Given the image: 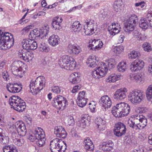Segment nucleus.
<instances>
[{"instance_id":"1","label":"nucleus","mask_w":152,"mask_h":152,"mask_svg":"<svg viewBox=\"0 0 152 152\" xmlns=\"http://www.w3.org/2000/svg\"><path fill=\"white\" fill-rule=\"evenodd\" d=\"M12 35L9 32H4L0 30V49L7 50L14 45Z\"/></svg>"},{"instance_id":"2","label":"nucleus","mask_w":152,"mask_h":152,"mask_svg":"<svg viewBox=\"0 0 152 152\" xmlns=\"http://www.w3.org/2000/svg\"><path fill=\"white\" fill-rule=\"evenodd\" d=\"M130 111V107L128 104L120 102L113 107L112 112L115 117L119 118L127 115Z\"/></svg>"},{"instance_id":"3","label":"nucleus","mask_w":152,"mask_h":152,"mask_svg":"<svg viewBox=\"0 0 152 152\" xmlns=\"http://www.w3.org/2000/svg\"><path fill=\"white\" fill-rule=\"evenodd\" d=\"M138 22V19L137 16L134 14L132 15L127 19L124 27V31L126 32H130L133 31L132 34L136 38L140 33L137 30H134Z\"/></svg>"},{"instance_id":"4","label":"nucleus","mask_w":152,"mask_h":152,"mask_svg":"<svg viewBox=\"0 0 152 152\" xmlns=\"http://www.w3.org/2000/svg\"><path fill=\"white\" fill-rule=\"evenodd\" d=\"M45 79L43 76L38 77L34 81H31L29 85L31 92L33 94H37L45 86Z\"/></svg>"},{"instance_id":"5","label":"nucleus","mask_w":152,"mask_h":152,"mask_svg":"<svg viewBox=\"0 0 152 152\" xmlns=\"http://www.w3.org/2000/svg\"><path fill=\"white\" fill-rule=\"evenodd\" d=\"M9 103L15 110L19 112H23L26 108V103L18 96H12L10 97Z\"/></svg>"},{"instance_id":"6","label":"nucleus","mask_w":152,"mask_h":152,"mask_svg":"<svg viewBox=\"0 0 152 152\" xmlns=\"http://www.w3.org/2000/svg\"><path fill=\"white\" fill-rule=\"evenodd\" d=\"M59 64L62 68L67 70H72L76 67V62L71 57L64 55L59 60Z\"/></svg>"},{"instance_id":"7","label":"nucleus","mask_w":152,"mask_h":152,"mask_svg":"<svg viewBox=\"0 0 152 152\" xmlns=\"http://www.w3.org/2000/svg\"><path fill=\"white\" fill-rule=\"evenodd\" d=\"M23 63L20 61H15L12 64L11 71L12 74L18 76L21 78L24 75L25 73L26 68H24Z\"/></svg>"},{"instance_id":"8","label":"nucleus","mask_w":152,"mask_h":152,"mask_svg":"<svg viewBox=\"0 0 152 152\" xmlns=\"http://www.w3.org/2000/svg\"><path fill=\"white\" fill-rule=\"evenodd\" d=\"M50 149L53 152H64L66 149V144L61 139L55 138L50 142Z\"/></svg>"},{"instance_id":"9","label":"nucleus","mask_w":152,"mask_h":152,"mask_svg":"<svg viewBox=\"0 0 152 152\" xmlns=\"http://www.w3.org/2000/svg\"><path fill=\"white\" fill-rule=\"evenodd\" d=\"M144 97L143 92L139 90L133 91L128 95L129 100L134 104L140 103L144 99Z\"/></svg>"},{"instance_id":"10","label":"nucleus","mask_w":152,"mask_h":152,"mask_svg":"<svg viewBox=\"0 0 152 152\" xmlns=\"http://www.w3.org/2000/svg\"><path fill=\"white\" fill-rule=\"evenodd\" d=\"M66 99L61 95H58L53 99L52 105L54 107L59 110H63L64 107L67 105Z\"/></svg>"},{"instance_id":"11","label":"nucleus","mask_w":152,"mask_h":152,"mask_svg":"<svg viewBox=\"0 0 152 152\" xmlns=\"http://www.w3.org/2000/svg\"><path fill=\"white\" fill-rule=\"evenodd\" d=\"M23 48L26 50H34L37 47V45L34 39H24L22 42Z\"/></svg>"},{"instance_id":"12","label":"nucleus","mask_w":152,"mask_h":152,"mask_svg":"<svg viewBox=\"0 0 152 152\" xmlns=\"http://www.w3.org/2000/svg\"><path fill=\"white\" fill-rule=\"evenodd\" d=\"M126 130V126L123 123L118 122L115 124L114 127V134L116 136L121 137L125 134Z\"/></svg>"},{"instance_id":"13","label":"nucleus","mask_w":152,"mask_h":152,"mask_svg":"<svg viewBox=\"0 0 152 152\" xmlns=\"http://www.w3.org/2000/svg\"><path fill=\"white\" fill-rule=\"evenodd\" d=\"M139 119H140L139 115L136 114L131 116V118L128 121L129 126L135 130L140 129L139 123Z\"/></svg>"},{"instance_id":"14","label":"nucleus","mask_w":152,"mask_h":152,"mask_svg":"<svg viewBox=\"0 0 152 152\" xmlns=\"http://www.w3.org/2000/svg\"><path fill=\"white\" fill-rule=\"evenodd\" d=\"M45 138V132L42 129L38 127L36 129L33 134H31L28 139L31 141L34 142L36 139H41Z\"/></svg>"},{"instance_id":"15","label":"nucleus","mask_w":152,"mask_h":152,"mask_svg":"<svg viewBox=\"0 0 152 152\" xmlns=\"http://www.w3.org/2000/svg\"><path fill=\"white\" fill-rule=\"evenodd\" d=\"M13 127L16 129L18 133L22 136H25L27 132L26 126L23 122L18 121L13 125Z\"/></svg>"},{"instance_id":"16","label":"nucleus","mask_w":152,"mask_h":152,"mask_svg":"<svg viewBox=\"0 0 152 152\" xmlns=\"http://www.w3.org/2000/svg\"><path fill=\"white\" fill-rule=\"evenodd\" d=\"M144 66V63L142 60H136L130 65V69L132 72H137L141 69Z\"/></svg>"},{"instance_id":"17","label":"nucleus","mask_w":152,"mask_h":152,"mask_svg":"<svg viewBox=\"0 0 152 152\" xmlns=\"http://www.w3.org/2000/svg\"><path fill=\"white\" fill-rule=\"evenodd\" d=\"M96 68V69L95 70L93 74L94 75V73H99V76H100L101 78L107 74L108 70L107 65H106L103 62L101 63L100 66Z\"/></svg>"},{"instance_id":"18","label":"nucleus","mask_w":152,"mask_h":152,"mask_svg":"<svg viewBox=\"0 0 152 152\" xmlns=\"http://www.w3.org/2000/svg\"><path fill=\"white\" fill-rule=\"evenodd\" d=\"M18 56L20 58L25 61L28 62L32 60L33 55L29 51L27 52L25 50H20L18 52Z\"/></svg>"},{"instance_id":"19","label":"nucleus","mask_w":152,"mask_h":152,"mask_svg":"<svg viewBox=\"0 0 152 152\" xmlns=\"http://www.w3.org/2000/svg\"><path fill=\"white\" fill-rule=\"evenodd\" d=\"M16 132H13L12 134V139L13 142L18 146H21L24 142L22 137Z\"/></svg>"},{"instance_id":"20","label":"nucleus","mask_w":152,"mask_h":152,"mask_svg":"<svg viewBox=\"0 0 152 152\" xmlns=\"http://www.w3.org/2000/svg\"><path fill=\"white\" fill-rule=\"evenodd\" d=\"M127 89L125 88L118 89L114 94V97L117 100H122L126 97Z\"/></svg>"},{"instance_id":"21","label":"nucleus","mask_w":152,"mask_h":152,"mask_svg":"<svg viewBox=\"0 0 152 152\" xmlns=\"http://www.w3.org/2000/svg\"><path fill=\"white\" fill-rule=\"evenodd\" d=\"M100 100L102 107L105 110L110 108L111 107L112 102L111 99L108 96L104 95L102 96Z\"/></svg>"},{"instance_id":"22","label":"nucleus","mask_w":152,"mask_h":152,"mask_svg":"<svg viewBox=\"0 0 152 152\" xmlns=\"http://www.w3.org/2000/svg\"><path fill=\"white\" fill-rule=\"evenodd\" d=\"M7 88L9 92L15 93L20 92L22 88L21 85L20 86L17 84L10 83L7 85Z\"/></svg>"},{"instance_id":"23","label":"nucleus","mask_w":152,"mask_h":152,"mask_svg":"<svg viewBox=\"0 0 152 152\" xmlns=\"http://www.w3.org/2000/svg\"><path fill=\"white\" fill-rule=\"evenodd\" d=\"M54 134L58 137L64 138L67 134L64 129L61 126H56L54 128Z\"/></svg>"},{"instance_id":"24","label":"nucleus","mask_w":152,"mask_h":152,"mask_svg":"<svg viewBox=\"0 0 152 152\" xmlns=\"http://www.w3.org/2000/svg\"><path fill=\"white\" fill-rule=\"evenodd\" d=\"M120 25L117 23H112L108 26V31L111 35H115L120 31Z\"/></svg>"},{"instance_id":"25","label":"nucleus","mask_w":152,"mask_h":152,"mask_svg":"<svg viewBox=\"0 0 152 152\" xmlns=\"http://www.w3.org/2000/svg\"><path fill=\"white\" fill-rule=\"evenodd\" d=\"M114 144L111 141L102 143L99 146V148L104 151H110L113 148Z\"/></svg>"},{"instance_id":"26","label":"nucleus","mask_w":152,"mask_h":152,"mask_svg":"<svg viewBox=\"0 0 152 152\" xmlns=\"http://www.w3.org/2000/svg\"><path fill=\"white\" fill-rule=\"evenodd\" d=\"M67 50L68 52L70 54L77 55L81 51L80 48L73 45L69 44L68 45Z\"/></svg>"},{"instance_id":"27","label":"nucleus","mask_w":152,"mask_h":152,"mask_svg":"<svg viewBox=\"0 0 152 152\" xmlns=\"http://www.w3.org/2000/svg\"><path fill=\"white\" fill-rule=\"evenodd\" d=\"M62 21L61 17L57 16L54 18L53 20L52 26L55 30H59L61 28V23Z\"/></svg>"},{"instance_id":"28","label":"nucleus","mask_w":152,"mask_h":152,"mask_svg":"<svg viewBox=\"0 0 152 152\" xmlns=\"http://www.w3.org/2000/svg\"><path fill=\"white\" fill-rule=\"evenodd\" d=\"M49 44L52 46L55 47L60 43V39L57 35H53L50 36L48 39Z\"/></svg>"},{"instance_id":"29","label":"nucleus","mask_w":152,"mask_h":152,"mask_svg":"<svg viewBox=\"0 0 152 152\" xmlns=\"http://www.w3.org/2000/svg\"><path fill=\"white\" fill-rule=\"evenodd\" d=\"M69 79V81L73 84L77 83L80 81L79 75L77 72L71 73Z\"/></svg>"},{"instance_id":"30","label":"nucleus","mask_w":152,"mask_h":152,"mask_svg":"<svg viewBox=\"0 0 152 152\" xmlns=\"http://www.w3.org/2000/svg\"><path fill=\"white\" fill-rule=\"evenodd\" d=\"M122 78L123 76L121 74H112L106 78V81L109 83L114 82Z\"/></svg>"},{"instance_id":"31","label":"nucleus","mask_w":152,"mask_h":152,"mask_svg":"<svg viewBox=\"0 0 152 152\" xmlns=\"http://www.w3.org/2000/svg\"><path fill=\"white\" fill-rule=\"evenodd\" d=\"M90 117L88 114H83L81 115L80 120L79 121L80 126L83 128L86 127L87 123L90 121Z\"/></svg>"},{"instance_id":"32","label":"nucleus","mask_w":152,"mask_h":152,"mask_svg":"<svg viewBox=\"0 0 152 152\" xmlns=\"http://www.w3.org/2000/svg\"><path fill=\"white\" fill-rule=\"evenodd\" d=\"M9 142L8 136L5 135L4 130L0 128V143L1 144H7Z\"/></svg>"},{"instance_id":"33","label":"nucleus","mask_w":152,"mask_h":152,"mask_svg":"<svg viewBox=\"0 0 152 152\" xmlns=\"http://www.w3.org/2000/svg\"><path fill=\"white\" fill-rule=\"evenodd\" d=\"M129 76V78L131 80L140 84L142 83L143 78L142 75L140 74H131Z\"/></svg>"},{"instance_id":"34","label":"nucleus","mask_w":152,"mask_h":152,"mask_svg":"<svg viewBox=\"0 0 152 152\" xmlns=\"http://www.w3.org/2000/svg\"><path fill=\"white\" fill-rule=\"evenodd\" d=\"M95 123L100 131L103 130L105 128V121L102 118L98 117L96 120Z\"/></svg>"},{"instance_id":"35","label":"nucleus","mask_w":152,"mask_h":152,"mask_svg":"<svg viewBox=\"0 0 152 152\" xmlns=\"http://www.w3.org/2000/svg\"><path fill=\"white\" fill-rule=\"evenodd\" d=\"M85 148L86 150L91 151L94 150V145L92 141L89 137H87L84 140Z\"/></svg>"},{"instance_id":"36","label":"nucleus","mask_w":152,"mask_h":152,"mask_svg":"<svg viewBox=\"0 0 152 152\" xmlns=\"http://www.w3.org/2000/svg\"><path fill=\"white\" fill-rule=\"evenodd\" d=\"M83 26L84 27L94 28L95 26V21L91 18H88L85 20Z\"/></svg>"},{"instance_id":"37","label":"nucleus","mask_w":152,"mask_h":152,"mask_svg":"<svg viewBox=\"0 0 152 152\" xmlns=\"http://www.w3.org/2000/svg\"><path fill=\"white\" fill-rule=\"evenodd\" d=\"M71 28L72 30L75 32H79L82 29V25L80 22L76 21L74 22L71 25Z\"/></svg>"},{"instance_id":"38","label":"nucleus","mask_w":152,"mask_h":152,"mask_svg":"<svg viewBox=\"0 0 152 152\" xmlns=\"http://www.w3.org/2000/svg\"><path fill=\"white\" fill-rule=\"evenodd\" d=\"M4 152H18L16 147L13 145H6L3 148Z\"/></svg>"},{"instance_id":"39","label":"nucleus","mask_w":152,"mask_h":152,"mask_svg":"<svg viewBox=\"0 0 152 152\" xmlns=\"http://www.w3.org/2000/svg\"><path fill=\"white\" fill-rule=\"evenodd\" d=\"M139 26L140 28L145 29H147L149 27H150V24L146 18L141 19L140 22Z\"/></svg>"},{"instance_id":"40","label":"nucleus","mask_w":152,"mask_h":152,"mask_svg":"<svg viewBox=\"0 0 152 152\" xmlns=\"http://www.w3.org/2000/svg\"><path fill=\"white\" fill-rule=\"evenodd\" d=\"M96 58L95 56H89L86 61L88 66L93 68L96 66Z\"/></svg>"},{"instance_id":"41","label":"nucleus","mask_w":152,"mask_h":152,"mask_svg":"<svg viewBox=\"0 0 152 152\" xmlns=\"http://www.w3.org/2000/svg\"><path fill=\"white\" fill-rule=\"evenodd\" d=\"M49 26L47 25L42 27L40 30V37H46L49 32Z\"/></svg>"},{"instance_id":"42","label":"nucleus","mask_w":152,"mask_h":152,"mask_svg":"<svg viewBox=\"0 0 152 152\" xmlns=\"http://www.w3.org/2000/svg\"><path fill=\"white\" fill-rule=\"evenodd\" d=\"M123 2L121 0H118L115 2L114 5V9L116 12H119L122 8Z\"/></svg>"},{"instance_id":"43","label":"nucleus","mask_w":152,"mask_h":152,"mask_svg":"<svg viewBox=\"0 0 152 152\" xmlns=\"http://www.w3.org/2000/svg\"><path fill=\"white\" fill-rule=\"evenodd\" d=\"M40 29H35L31 31L30 34L29 35V37L32 39H34L36 37L40 36Z\"/></svg>"},{"instance_id":"44","label":"nucleus","mask_w":152,"mask_h":152,"mask_svg":"<svg viewBox=\"0 0 152 152\" xmlns=\"http://www.w3.org/2000/svg\"><path fill=\"white\" fill-rule=\"evenodd\" d=\"M140 56V53L139 51L133 50L129 54L128 57L130 58L134 59L139 57Z\"/></svg>"},{"instance_id":"45","label":"nucleus","mask_w":152,"mask_h":152,"mask_svg":"<svg viewBox=\"0 0 152 152\" xmlns=\"http://www.w3.org/2000/svg\"><path fill=\"white\" fill-rule=\"evenodd\" d=\"M118 70L119 72H124L126 69V63L125 62H120L117 67Z\"/></svg>"},{"instance_id":"46","label":"nucleus","mask_w":152,"mask_h":152,"mask_svg":"<svg viewBox=\"0 0 152 152\" xmlns=\"http://www.w3.org/2000/svg\"><path fill=\"white\" fill-rule=\"evenodd\" d=\"M140 119L139 120V121L140 127V129L144 128L147 125V119L144 118H141L140 116Z\"/></svg>"},{"instance_id":"47","label":"nucleus","mask_w":152,"mask_h":152,"mask_svg":"<svg viewBox=\"0 0 152 152\" xmlns=\"http://www.w3.org/2000/svg\"><path fill=\"white\" fill-rule=\"evenodd\" d=\"M39 50L42 52H48L50 50V49L48 46L44 43H41L39 48Z\"/></svg>"},{"instance_id":"48","label":"nucleus","mask_w":152,"mask_h":152,"mask_svg":"<svg viewBox=\"0 0 152 152\" xmlns=\"http://www.w3.org/2000/svg\"><path fill=\"white\" fill-rule=\"evenodd\" d=\"M84 30L86 35H91L94 33V28L84 27Z\"/></svg>"},{"instance_id":"49","label":"nucleus","mask_w":152,"mask_h":152,"mask_svg":"<svg viewBox=\"0 0 152 152\" xmlns=\"http://www.w3.org/2000/svg\"><path fill=\"white\" fill-rule=\"evenodd\" d=\"M146 96L148 99H152V84L148 87L146 91Z\"/></svg>"},{"instance_id":"50","label":"nucleus","mask_w":152,"mask_h":152,"mask_svg":"<svg viewBox=\"0 0 152 152\" xmlns=\"http://www.w3.org/2000/svg\"><path fill=\"white\" fill-rule=\"evenodd\" d=\"M124 50V48L123 46L120 45L119 46H117L115 47L113 49V52L116 54H119L122 52Z\"/></svg>"},{"instance_id":"51","label":"nucleus","mask_w":152,"mask_h":152,"mask_svg":"<svg viewBox=\"0 0 152 152\" xmlns=\"http://www.w3.org/2000/svg\"><path fill=\"white\" fill-rule=\"evenodd\" d=\"M115 60L112 59L108 60L107 61H106L105 63H104V64H105L106 65H107L108 69H110L114 67L115 64Z\"/></svg>"},{"instance_id":"52","label":"nucleus","mask_w":152,"mask_h":152,"mask_svg":"<svg viewBox=\"0 0 152 152\" xmlns=\"http://www.w3.org/2000/svg\"><path fill=\"white\" fill-rule=\"evenodd\" d=\"M103 44L102 41L100 39H97L94 47H93L94 50H99L102 47Z\"/></svg>"},{"instance_id":"53","label":"nucleus","mask_w":152,"mask_h":152,"mask_svg":"<svg viewBox=\"0 0 152 152\" xmlns=\"http://www.w3.org/2000/svg\"><path fill=\"white\" fill-rule=\"evenodd\" d=\"M36 140H37L36 141L37 145L39 147L43 146L45 144V138L36 139Z\"/></svg>"},{"instance_id":"54","label":"nucleus","mask_w":152,"mask_h":152,"mask_svg":"<svg viewBox=\"0 0 152 152\" xmlns=\"http://www.w3.org/2000/svg\"><path fill=\"white\" fill-rule=\"evenodd\" d=\"M142 47L145 51L150 52L152 50L150 44L146 42L143 44L142 45Z\"/></svg>"},{"instance_id":"55","label":"nucleus","mask_w":152,"mask_h":152,"mask_svg":"<svg viewBox=\"0 0 152 152\" xmlns=\"http://www.w3.org/2000/svg\"><path fill=\"white\" fill-rule=\"evenodd\" d=\"M145 18L149 22L150 27L152 28V12H149L147 14Z\"/></svg>"},{"instance_id":"56","label":"nucleus","mask_w":152,"mask_h":152,"mask_svg":"<svg viewBox=\"0 0 152 152\" xmlns=\"http://www.w3.org/2000/svg\"><path fill=\"white\" fill-rule=\"evenodd\" d=\"M147 149L144 146L140 145L134 151V152H147Z\"/></svg>"},{"instance_id":"57","label":"nucleus","mask_w":152,"mask_h":152,"mask_svg":"<svg viewBox=\"0 0 152 152\" xmlns=\"http://www.w3.org/2000/svg\"><path fill=\"white\" fill-rule=\"evenodd\" d=\"M86 99L77 100V105L80 107H83L86 104L87 101Z\"/></svg>"},{"instance_id":"58","label":"nucleus","mask_w":152,"mask_h":152,"mask_svg":"<svg viewBox=\"0 0 152 152\" xmlns=\"http://www.w3.org/2000/svg\"><path fill=\"white\" fill-rule=\"evenodd\" d=\"M89 108L92 113H95L96 111V103L94 101H92L89 104Z\"/></svg>"},{"instance_id":"59","label":"nucleus","mask_w":152,"mask_h":152,"mask_svg":"<svg viewBox=\"0 0 152 152\" xmlns=\"http://www.w3.org/2000/svg\"><path fill=\"white\" fill-rule=\"evenodd\" d=\"M67 124L69 125H73L75 123V121L73 117L69 116L66 117Z\"/></svg>"},{"instance_id":"60","label":"nucleus","mask_w":152,"mask_h":152,"mask_svg":"<svg viewBox=\"0 0 152 152\" xmlns=\"http://www.w3.org/2000/svg\"><path fill=\"white\" fill-rule=\"evenodd\" d=\"M85 92L84 91L79 92L77 99V100L86 99L85 96Z\"/></svg>"},{"instance_id":"61","label":"nucleus","mask_w":152,"mask_h":152,"mask_svg":"<svg viewBox=\"0 0 152 152\" xmlns=\"http://www.w3.org/2000/svg\"><path fill=\"white\" fill-rule=\"evenodd\" d=\"M52 59V57H45L44 58V61L43 63V64L47 65L50 64H51L53 61Z\"/></svg>"},{"instance_id":"62","label":"nucleus","mask_w":152,"mask_h":152,"mask_svg":"<svg viewBox=\"0 0 152 152\" xmlns=\"http://www.w3.org/2000/svg\"><path fill=\"white\" fill-rule=\"evenodd\" d=\"M82 86L81 85L79 84L76 85L73 87L72 91V92L73 93H75L77 92L80 89Z\"/></svg>"},{"instance_id":"63","label":"nucleus","mask_w":152,"mask_h":152,"mask_svg":"<svg viewBox=\"0 0 152 152\" xmlns=\"http://www.w3.org/2000/svg\"><path fill=\"white\" fill-rule=\"evenodd\" d=\"M2 78L5 81H8L10 79L9 75L7 72H4L2 73Z\"/></svg>"},{"instance_id":"64","label":"nucleus","mask_w":152,"mask_h":152,"mask_svg":"<svg viewBox=\"0 0 152 152\" xmlns=\"http://www.w3.org/2000/svg\"><path fill=\"white\" fill-rule=\"evenodd\" d=\"M61 88L58 86H54L52 89V91L56 94H59L61 92Z\"/></svg>"}]
</instances>
